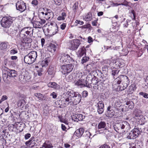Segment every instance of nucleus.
<instances>
[{"label":"nucleus","mask_w":148,"mask_h":148,"mask_svg":"<svg viewBox=\"0 0 148 148\" xmlns=\"http://www.w3.org/2000/svg\"><path fill=\"white\" fill-rule=\"evenodd\" d=\"M114 128L116 132L120 133H126L131 128L129 123L126 121L116 123L114 125Z\"/></svg>","instance_id":"1"},{"label":"nucleus","mask_w":148,"mask_h":148,"mask_svg":"<svg viewBox=\"0 0 148 148\" xmlns=\"http://www.w3.org/2000/svg\"><path fill=\"white\" fill-rule=\"evenodd\" d=\"M37 57V52L34 51H32L25 56L24 60L25 63L31 64L35 62Z\"/></svg>","instance_id":"2"},{"label":"nucleus","mask_w":148,"mask_h":148,"mask_svg":"<svg viewBox=\"0 0 148 148\" xmlns=\"http://www.w3.org/2000/svg\"><path fill=\"white\" fill-rule=\"evenodd\" d=\"M15 19V18L14 17H3L1 21V25L3 27H9Z\"/></svg>","instance_id":"3"},{"label":"nucleus","mask_w":148,"mask_h":148,"mask_svg":"<svg viewBox=\"0 0 148 148\" xmlns=\"http://www.w3.org/2000/svg\"><path fill=\"white\" fill-rule=\"evenodd\" d=\"M73 65L71 64L63 65L60 66V71L64 75H67L73 70Z\"/></svg>","instance_id":"4"},{"label":"nucleus","mask_w":148,"mask_h":148,"mask_svg":"<svg viewBox=\"0 0 148 148\" xmlns=\"http://www.w3.org/2000/svg\"><path fill=\"white\" fill-rule=\"evenodd\" d=\"M115 80L117 82V83L118 84H120L121 82H122L123 84V89H125L127 87L129 82L128 77L125 75H121L119 77H118L116 78Z\"/></svg>","instance_id":"5"},{"label":"nucleus","mask_w":148,"mask_h":148,"mask_svg":"<svg viewBox=\"0 0 148 148\" xmlns=\"http://www.w3.org/2000/svg\"><path fill=\"white\" fill-rule=\"evenodd\" d=\"M58 59L62 63L70 62L72 60L71 58L67 53H62L58 57Z\"/></svg>","instance_id":"6"},{"label":"nucleus","mask_w":148,"mask_h":148,"mask_svg":"<svg viewBox=\"0 0 148 148\" xmlns=\"http://www.w3.org/2000/svg\"><path fill=\"white\" fill-rule=\"evenodd\" d=\"M48 32L53 35H54L58 32V27L55 23H51L49 25V28L47 29Z\"/></svg>","instance_id":"7"},{"label":"nucleus","mask_w":148,"mask_h":148,"mask_svg":"<svg viewBox=\"0 0 148 148\" xmlns=\"http://www.w3.org/2000/svg\"><path fill=\"white\" fill-rule=\"evenodd\" d=\"M16 9L21 12L25 11L26 9V5L25 3L22 0L18 1L16 4Z\"/></svg>","instance_id":"8"},{"label":"nucleus","mask_w":148,"mask_h":148,"mask_svg":"<svg viewBox=\"0 0 148 148\" xmlns=\"http://www.w3.org/2000/svg\"><path fill=\"white\" fill-rule=\"evenodd\" d=\"M140 133L139 128H134L130 132L127 138L129 139H134L137 137Z\"/></svg>","instance_id":"9"},{"label":"nucleus","mask_w":148,"mask_h":148,"mask_svg":"<svg viewBox=\"0 0 148 148\" xmlns=\"http://www.w3.org/2000/svg\"><path fill=\"white\" fill-rule=\"evenodd\" d=\"M80 44V42L78 39L74 40L71 41L69 45V48L71 50H76Z\"/></svg>","instance_id":"10"},{"label":"nucleus","mask_w":148,"mask_h":148,"mask_svg":"<svg viewBox=\"0 0 148 148\" xmlns=\"http://www.w3.org/2000/svg\"><path fill=\"white\" fill-rule=\"evenodd\" d=\"M33 29L32 28L25 27L22 29L21 31L22 32H23V34L25 35V36L26 37L28 35L32 36L33 33Z\"/></svg>","instance_id":"11"},{"label":"nucleus","mask_w":148,"mask_h":148,"mask_svg":"<svg viewBox=\"0 0 148 148\" xmlns=\"http://www.w3.org/2000/svg\"><path fill=\"white\" fill-rule=\"evenodd\" d=\"M84 76L82 77L80 79L75 82V85L82 88L86 86V84L85 83V80L84 79Z\"/></svg>","instance_id":"12"},{"label":"nucleus","mask_w":148,"mask_h":148,"mask_svg":"<svg viewBox=\"0 0 148 148\" xmlns=\"http://www.w3.org/2000/svg\"><path fill=\"white\" fill-rule=\"evenodd\" d=\"M41 13L43 15V16L47 20H49L53 17V12L50 10L47 9V12L45 13L44 12H42Z\"/></svg>","instance_id":"13"},{"label":"nucleus","mask_w":148,"mask_h":148,"mask_svg":"<svg viewBox=\"0 0 148 148\" xmlns=\"http://www.w3.org/2000/svg\"><path fill=\"white\" fill-rule=\"evenodd\" d=\"M97 112L99 114H101L104 111V104L102 101H100L97 103Z\"/></svg>","instance_id":"14"},{"label":"nucleus","mask_w":148,"mask_h":148,"mask_svg":"<svg viewBox=\"0 0 148 148\" xmlns=\"http://www.w3.org/2000/svg\"><path fill=\"white\" fill-rule=\"evenodd\" d=\"M72 99L74 105H76L80 102L81 99V96L80 94L77 92Z\"/></svg>","instance_id":"15"},{"label":"nucleus","mask_w":148,"mask_h":148,"mask_svg":"<svg viewBox=\"0 0 148 148\" xmlns=\"http://www.w3.org/2000/svg\"><path fill=\"white\" fill-rule=\"evenodd\" d=\"M36 16H34L32 19V21L33 23V24L36 27L40 28L42 26L40 21L37 19Z\"/></svg>","instance_id":"16"},{"label":"nucleus","mask_w":148,"mask_h":148,"mask_svg":"<svg viewBox=\"0 0 148 148\" xmlns=\"http://www.w3.org/2000/svg\"><path fill=\"white\" fill-rule=\"evenodd\" d=\"M7 76L10 77H14L17 75L16 71L14 70H9L7 73Z\"/></svg>","instance_id":"17"},{"label":"nucleus","mask_w":148,"mask_h":148,"mask_svg":"<svg viewBox=\"0 0 148 148\" xmlns=\"http://www.w3.org/2000/svg\"><path fill=\"white\" fill-rule=\"evenodd\" d=\"M84 132V129L81 128L77 129L75 132L74 134L75 135H76L78 137H80L83 134Z\"/></svg>","instance_id":"18"},{"label":"nucleus","mask_w":148,"mask_h":148,"mask_svg":"<svg viewBox=\"0 0 148 148\" xmlns=\"http://www.w3.org/2000/svg\"><path fill=\"white\" fill-rule=\"evenodd\" d=\"M91 75H88L86 77L85 80V83L86 84V86H88L89 84H91L92 83V80L93 79Z\"/></svg>","instance_id":"19"},{"label":"nucleus","mask_w":148,"mask_h":148,"mask_svg":"<svg viewBox=\"0 0 148 148\" xmlns=\"http://www.w3.org/2000/svg\"><path fill=\"white\" fill-rule=\"evenodd\" d=\"M107 112L109 116L111 117H112L115 115L113 110L110 106H109L107 108Z\"/></svg>","instance_id":"20"},{"label":"nucleus","mask_w":148,"mask_h":148,"mask_svg":"<svg viewBox=\"0 0 148 148\" xmlns=\"http://www.w3.org/2000/svg\"><path fill=\"white\" fill-rule=\"evenodd\" d=\"M85 116L81 114H77L75 115L74 117V118L75 119L74 120L75 121H81L85 118Z\"/></svg>","instance_id":"21"},{"label":"nucleus","mask_w":148,"mask_h":148,"mask_svg":"<svg viewBox=\"0 0 148 148\" xmlns=\"http://www.w3.org/2000/svg\"><path fill=\"white\" fill-rule=\"evenodd\" d=\"M86 55V49L84 48L79 49L77 52L78 57H81Z\"/></svg>","instance_id":"22"},{"label":"nucleus","mask_w":148,"mask_h":148,"mask_svg":"<svg viewBox=\"0 0 148 148\" xmlns=\"http://www.w3.org/2000/svg\"><path fill=\"white\" fill-rule=\"evenodd\" d=\"M48 86L55 89H58L60 88L59 86L55 82H50L48 84Z\"/></svg>","instance_id":"23"},{"label":"nucleus","mask_w":148,"mask_h":148,"mask_svg":"<svg viewBox=\"0 0 148 148\" xmlns=\"http://www.w3.org/2000/svg\"><path fill=\"white\" fill-rule=\"evenodd\" d=\"M92 83L91 84H93V85H95V86H94L93 87H96V86H98L99 85V82L98 80V79L97 78V77L94 76H93V77L92 80Z\"/></svg>","instance_id":"24"},{"label":"nucleus","mask_w":148,"mask_h":148,"mask_svg":"<svg viewBox=\"0 0 148 148\" xmlns=\"http://www.w3.org/2000/svg\"><path fill=\"white\" fill-rule=\"evenodd\" d=\"M42 147L44 148H52L53 146L49 141H47L43 144Z\"/></svg>","instance_id":"25"},{"label":"nucleus","mask_w":148,"mask_h":148,"mask_svg":"<svg viewBox=\"0 0 148 148\" xmlns=\"http://www.w3.org/2000/svg\"><path fill=\"white\" fill-rule=\"evenodd\" d=\"M56 46L54 44L51 43L47 47V49L50 51H55L56 50Z\"/></svg>","instance_id":"26"},{"label":"nucleus","mask_w":148,"mask_h":148,"mask_svg":"<svg viewBox=\"0 0 148 148\" xmlns=\"http://www.w3.org/2000/svg\"><path fill=\"white\" fill-rule=\"evenodd\" d=\"M106 126V123L104 121H101L98 124V127L99 130L101 129H106L105 127Z\"/></svg>","instance_id":"27"},{"label":"nucleus","mask_w":148,"mask_h":148,"mask_svg":"<svg viewBox=\"0 0 148 148\" xmlns=\"http://www.w3.org/2000/svg\"><path fill=\"white\" fill-rule=\"evenodd\" d=\"M67 97L65 99V102L68 104L70 105H74L73 103V99L72 98L69 96H66Z\"/></svg>","instance_id":"28"},{"label":"nucleus","mask_w":148,"mask_h":148,"mask_svg":"<svg viewBox=\"0 0 148 148\" xmlns=\"http://www.w3.org/2000/svg\"><path fill=\"white\" fill-rule=\"evenodd\" d=\"M92 14L90 12H89L88 14L84 18V20L86 21H89L92 19Z\"/></svg>","instance_id":"29"},{"label":"nucleus","mask_w":148,"mask_h":148,"mask_svg":"<svg viewBox=\"0 0 148 148\" xmlns=\"http://www.w3.org/2000/svg\"><path fill=\"white\" fill-rule=\"evenodd\" d=\"M76 93V92H74L73 91L70 90L66 93V96H69L73 98Z\"/></svg>","instance_id":"30"},{"label":"nucleus","mask_w":148,"mask_h":148,"mask_svg":"<svg viewBox=\"0 0 148 148\" xmlns=\"http://www.w3.org/2000/svg\"><path fill=\"white\" fill-rule=\"evenodd\" d=\"M126 105L127 106L128 108L132 109L134 106V103L132 101H127L126 102Z\"/></svg>","instance_id":"31"},{"label":"nucleus","mask_w":148,"mask_h":148,"mask_svg":"<svg viewBox=\"0 0 148 148\" xmlns=\"http://www.w3.org/2000/svg\"><path fill=\"white\" fill-rule=\"evenodd\" d=\"M23 33V32L20 31L19 32L18 34L17 35L18 37L21 40L26 37L25 35H24Z\"/></svg>","instance_id":"32"},{"label":"nucleus","mask_w":148,"mask_h":148,"mask_svg":"<svg viewBox=\"0 0 148 148\" xmlns=\"http://www.w3.org/2000/svg\"><path fill=\"white\" fill-rule=\"evenodd\" d=\"M7 47V43L3 42L0 44V49L1 50L6 49Z\"/></svg>","instance_id":"33"},{"label":"nucleus","mask_w":148,"mask_h":148,"mask_svg":"<svg viewBox=\"0 0 148 148\" xmlns=\"http://www.w3.org/2000/svg\"><path fill=\"white\" fill-rule=\"evenodd\" d=\"M26 74L25 72H23L19 75V78L20 80L22 81L24 80L25 79V76Z\"/></svg>","instance_id":"34"},{"label":"nucleus","mask_w":148,"mask_h":148,"mask_svg":"<svg viewBox=\"0 0 148 148\" xmlns=\"http://www.w3.org/2000/svg\"><path fill=\"white\" fill-rule=\"evenodd\" d=\"M34 95L37 97L39 100L41 99L43 97L42 95L40 93H35Z\"/></svg>","instance_id":"35"},{"label":"nucleus","mask_w":148,"mask_h":148,"mask_svg":"<svg viewBox=\"0 0 148 148\" xmlns=\"http://www.w3.org/2000/svg\"><path fill=\"white\" fill-rule=\"evenodd\" d=\"M78 3L77 2H76L73 6V10L74 12H76V10L78 8Z\"/></svg>","instance_id":"36"},{"label":"nucleus","mask_w":148,"mask_h":148,"mask_svg":"<svg viewBox=\"0 0 148 148\" xmlns=\"http://www.w3.org/2000/svg\"><path fill=\"white\" fill-rule=\"evenodd\" d=\"M86 69L89 72L92 71L93 69V67L91 64H88L86 66Z\"/></svg>","instance_id":"37"},{"label":"nucleus","mask_w":148,"mask_h":148,"mask_svg":"<svg viewBox=\"0 0 148 148\" xmlns=\"http://www.w3.org/2000/svg\"><path fill=\"white\" fill-rule=\"evenodd\" d=\"M119 71L117 69L114 70L112 71V74L113 76H115L119 73Z\"/></svg>","instance_id":"38"},{"label":"nucleus","mask_w":148,"mask_h":148,"mask_svg":"<svg viewBox=\"0 0 148 148\" xmlns=\"http://www.w3.org/2000/svg\"><path fill=\"white\" fill-rule=\"evenodd\" d=\"M89 59V58L84 56L83 57L82 59V63L83 64L84 63L86 62Z\"/></svg>","instance_id":"39"},{"label":"nucleus","mask_w":148,"mask_h":148,"mask_svg":"<svg viewBox=\"0 0 148 148\" xmlns=\"http://www.w3.org/2000/svg\"><path fill=\"white\" fill-rule=\"evenodd\" d=\"M139 95L143 96L145 98H148V94L146 93L141 92L139 93Z\"/></svg>","instance_id":"40"},{"label":"nucleus","mask_w":148,"mask_h":148,"mask_svg":"<svg viewBox=\"0 0 148 148\" xmlns=\"http://www.w3.org/2000/svg\"><path fill=\"white\" fill-rule=\"evenodd\" d=\"M49 74L52 75L53 73V68L52 67H49L47 71Z\"/></svg>","instance_id":"41"},{"label":"nucleus","mask_w":148,"mask_h":148,"mask_svg":"<svg viewBox=\"0 0 148 148\" xmlns=\"http://www.w3.org/2000/svg\"><path fill=\"white\" fill-rule=\"evenodd\" d=\"M31 78V77L29 75H28L26 73L24 80H25V81L28 82L29 81V80Z\"/></svg>","instance_id":"42"},{"label":"nucleus","mask_w":148,"mask_h":148,"mask_svg":"<svg viewBox=\"0 0 148 148\" xmlns=\"http://www.w3.org/2000/svg\"><path fill=\"white\" fill-rule=\"evenodd\" d=\"M88 95V92L86 91H84L82 92V96L83 97H86Z\"/></svg>","instance_id":"43"},{"label":"nucleus","mask_w":148,"mask_h":148,"mask_svg":"<svg viewBox=\"0 0 148 148\" xmlns=\"http://www.w3.org/2000/svg\"><path fill=\"white\" fill-rule=\"evenodd\" d=\"M99 148H110V146L106 144H103Z\"/></svg>","instance_id":"44"},{"label":"nucleus","mask_w":148,"mask_h":148,"mask_svg":"<svg viewBox=\"0 0 148 148\" xmlns=\"http://www.w3.org/2000/svg\"><path fill=\"white\" fill-rule=\"evenodd\" d=\"M32 3L33 5H36L38 3V1L37 0H33L32 2Z\"/></svg>","instance_id":"45"},{"label":"nucleus","mask_w":148,"mask_h":148,"mask_svg":"<svg viewBox=\"0 0 148 148\" xmlns=\"http://www.w3.org/2000/svg\"><path fill=\"white\" fill-rule=\"evenodd\" d=\"M50 95L52 96L53 98V99L56 98L57 96L55 92H53L51 93Z\"/></svg>","instance_id":"46"},{"label":"nucleus","mask_w":148,"mask_h":148,"mask_svg":"<svg viewBox=\"0 0 148 148\" xmlns=\"http://www.w3.org/2000/svg\"><path fill=\"white\" fill-rule=\"evenodd\" d=\"M17 53V51L14 49L10 51V53L11 55L14 54L15 53Z\"/></svg>","instance_id":"47"},{"label":"nucleus","mask_w":148,"mask_h":148,"mask_svg":"<svg viewBox=\"0 0 148 148\" xmlns=\"http://www.w3.org/2000/svg\"><path fill=\"white\" fill-rule=\"evenodd\" d=\"M86 134L87 137L90 138V133L89 131H86L85 132V134Z\"/></svg>","instance_id":"48"},{"label":"nucleus","mask_w":148,"mask_h":148,"mask_svg":"<svg viewBox=\"0 0 148 148\" xmlns=\"http://www.w3.org/2000/svg\"><path fill=\"white\" fill-rule=\"evenodd\" d=\"M55 3L58 5H60L61 3V0H53Z\"/></svg>","instance_id":"49"},{"label":"nucleus","mask_w":148,"mask_h":148,"mask_svg":"<svg viewBox=\"0 0 148 148\" xmlns=\"http://www.w3.org/2000/svg\"><path fill=\"white\" fill-rule=\"evenodd\" d=\"M66 27L65 23H63L60 25V28L62 30L64 29Z\"/></svg>","instance_id":"50"},{"label":"nucleus","mask_w":148,"mask_h":148,"mask_svg":"<svg viewBox=\"0 0 148 148\" xmlns=\"http://www.w3.org/2000/svg\"><path fill=\"white\" fill-rule=\"evenodd\" d=\"M30 134L28 133L25 135V138L26 139H27L30 137Z\"/></svg>","instance_id":"51"},{"label":"nucleus","mask_w":148,"mask_h":148,"mask_svg":"<svg viewBox=\"0 0 148 148\" xmlns=\"http://www.w3.org/2000/svg\"><path fill=\"white\" fill-rule=\"evenodd\" d=\"M93 41V39L90 36H89L88 38V42L90 43Z\"/></svg>","instance_id":"52"},{"label":"nucleus","mask_w":148,"mask_h":148,"mask_svg":"<svg viewBox=\"0 0 148 148\" xmlns=\"http://www.w3.org/2000/svg\"><path fill=\"white\" fill-rule=\"evenodd\" d=\"M45 39L44 38H42L41 40V45L42 47L44 45L45 42Z\"/></svg>","instance_id":"53"},{"label":"nucleus","mask_w":148,"mask_h":148,"mask_svg":"<svg viewBox=\"0 0 148 148\" xmlns=\"http://www.w3.org/2000/svg\"><path fill=\"white\" fill-rule=\"evenodd\" d=\"M75 22L78 24H79L80 25H83L84 23V22L83 21H80L78 20H76Z\"/></svg>","instance_id":"54"},{"label":"nucleus","mask_w":148,"mask_h":148,"mask_svg":"<svg viewBox=\"0 0 148 148\" xmlns=\"http://www.w3.org/2000/svg\"><path fill=\"white\" fill-rule=\"evenodd\" d=\"M40 23H41V25H42L43 24H44L45 23L46 21L45 19H40Z\"/></svg>","instance_id":"55"},{"label":"nucleus","mask_w":148,"mask_h":148,"mask_svg":"<svg viewBox=\"0 0 148 148\" xmlns=\"http://www.w3.org/2000/svg\"><path fill=\"white\" fill-rule=\"evenodd\" d=\"M90 25L89 24H88L86 25H83L82 26V28H88L90 26Z\"/></svg>","instance_id":"56"},{"label":"nucleus","mask_w":148,"mask_h":148,"mask_svg":"<svg viewBox=\"0 0 148 148\" xmlns=\"http://www.w3.org/2000/svg\"><path fill=\"white\" fill-rule=\"evenodd\" d=\"M64 18L63 17V16H59L58 18V20H64Z\"/></svg>","instance_id":"57"},{"label":"nucleus","mask_w":148,"mask_h":148,"mask_svg":"<svg viewBox=\"0 0 148 148\" xmlns=\"http://www.w3.org/2000/svg\"><path fill=\"white\" fill-rule=\"evenodd\" d=\"M130 2H128L127 1H125L123 2V5L127 6H129Z\"/></svg>","instance_id":"58"},{"label":"nucleus","mask_w":148,"mask_h":148,"mask_svg":"<svg viewBox=\"0 0 148 148\" xmlns=\"http://www.w3.org/2000/svg\"><path fill=\"white\" fill-rule=\"evenodd\" d=\"M8 98V97L7 96L4 95L1 98V99H2V101H4L5 100H6Z\"/></svg>","instance_id":"59"},{"label":"nucleus","mask_w":148,"mask_h":148,"mask_svg":"<svg viewBox=\"0 0 148 148\" xmlns=\"http://www.w3.org/2000/svg\"><path fill=\"white\" fill-rule=\"evenodd\" d=\"M61 126H62V130L63 131L65 130L66 129V127H65V125L63 124H62Z\"/></svg>","instance_id":"60"},{"label":"nucleus","mask_w":148,"mask_h":148,"mask_svg":"<svg viewBox=\"0 0 148 148\" xmlns=\"http://www.w3.org/2000/svg\"><path fill=\"white\" fill-rule=\"evenodd\" d=\"M42 71L41 69L39 70H38L37 71V72L38 73V75L39 76H40L42 75V73H41Z\"/></svg>","instance_id":"61"},{"label":"nucleus","mask_w":148,"mask_h":148,"mask_svg":"<svg viewBox=\"0 0 148 148\" xmlns=\"http://www.w3.org/2000/svg\"><path fill=\"white\" fill-rule=\"evenodd\" d=\"M130 148H140V146L138 145H135V146H133L132 147H131Z\"/></svg>","instance_id":"62"},{"label":"nucleus","mask_w":148,"mask_h":148,"mask_svg":"<svg viewBox=\"0 0 148 148\" xmlns=\"http://www.w3.org/2000/svg\"><path fill=\"white\" fill-rule=\"evenodd\" d=\"M97 21H94L92 22V24L94 26H97Z\"/></svg>","instance_id":"63"},{"label":"nucleus","mask_w":148,"mask_h":148,"mask_svg":"<svg viewBox=\"0 0 148 148\" xmlns=\"http://www.w3.org/2000/svg\"><path fill=\"white\" fill-rule=\"evenodd\" d=\"M22 100H20L18 102V105H19L20 106H22L23 105V103L22 102Z\"/></svg>","instance_id":"64"}]
</instances>
